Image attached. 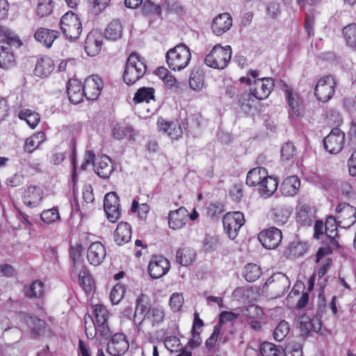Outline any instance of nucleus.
Here are the masks:
<instances>
[{"label":"nucleus","mask_w":356,"mask_h":356,"mask_svg":"<svg viewBox=\"0 0 356 356\" xmlns=\"http://www.w3.org/2000/svg\"><path fill=\"white\" fill-rule=\"evenodd\" d=\"M94 320L88 322L85 318V332L88 339L97 337L100 339H108L111 334V330L108 324L109 312L106 307L102 304L92 306Z\"/></svg>","instance_id":"obj_1"},{"label":"nucleus","mask_w":356,"mask_h":356,"mask_svg":"<svg viewBox=\"0 0 356 356\" xmlns=\"http://www.w3.org/2000/svg\"><path fill=\"white\" fill-rule=\"evenodd\" d=\"M0 67L8 69L15 65V56L13 50L22 45L17 34L8 28L0 25Z\"/></svg>","instance_id":"obj_2"},{"label":"nucleus","mask_w":356,"mask_h":356,"mask_svg":"<svg viewBox=\"0 0 356 356\" xmlns=\"http://www.w3.org/2000/svg\"><path fill=\"white\" fill-rule=\"evenodd\" d=\"M191 60L190 49L184 44H179L170 49L165 54V60L171 70L181 71L185 69Z\"/></svg>","instance_id":"obj_3"},{"label":"nucleus","mask_w":356,"mask_h":356,"mask_svg":"<svg viewBox=\"0 0 356 356\" xmlns=\"http://www.w3.org/2000/svg\"><path fill=\"white\" fill-rule=\"evenodd\" d=\"M147 71V66L136 53H131L127 60L123 73V80L128 86H131L141 79Z\"/></svg>","instance_id":"obj_4"},{"label":"nucleus","mask_w":356,"mask_h":356,"mask_svg":"<svg viewBox=\"0 0 356 356\" xmlns=\"http://www.w3.org/2000/svg\"><path fill=\"white\" fill-rule=\"evenodd\" d=\"M60 29L66 39L75 41L83 31L80 17L73 11H67L60 19Z\"/></svg>","instance_id":"obj_5"},{"label":"nucleus","mask_w":356,"mask_h":356,"mask_svg":"<svg viewBox=\"0 0 356 356\" xmlns=\"http://www.w3.org/2000/svg\"><path fill=\"white\" fill-rule=\"evenodd\" d=\"M232 58V48L229 45L225 47L220 44H216L206 56L204 63L209 67L223 70L229 64Z\"/></svg>","instance_id":"obj_6"},{"label":"nucleus","mask_w":356,"mask_h":356,"mask_svg":"<svg viewBox=\"0 0 356 356\" xmlns=\"http://www.w3.org/2000/svg\"><path fill=\"white\" fill-rule=\"evenodd\" d=\"M165 318V313L161 305L149 307L143 318L138 323V332H145L144 325L147 324L149 329L158 327Z\"/></svg>","instance_id":"obj_7"},{"label":"nucleus","mask_w":356,"mask_h":356,"mask_svg":"<svg viewBox=\"0 0 356 356\" xmlns=\"http://www.w3.org/2000/svg\"><path fill=\"white\" fill-rule=\"evenodd\" d=\"M336 88L335 79L331 75H325L317 81L314 88V95L318 101L326 103L334 96Z\"/></svg>","instance_id":"obj_8"},{"label":"nucleus","mask_w":356,"mask_h":356,"mask_svg":"<svg viewBox=\"0 0 356 356\" xmlns=\"http://www.w3.org/2000/svg\"><path fill=\"white\" fill-rule=\"evenodd\" d=\"M222 223L229 238L234 239L245 223V218L240 211L228 212L223 216Z\"/></svg>","instance_id":"obj_9"},{"label":"nucleus","mask_w":356,"mask_h":356,"mask_svg":"<svg viewBox=\"0 0 356 356\" xmlns=\"http://www.w3.org/2000/svg\"><path fill=\"white\" fill-rule=\"evenodd\" d=\"M258 239L264 248L274 250L282 241V232L275 227H270L259 233Z\"/></svg>","instance_id":"obj_10"},{"label":"nucleus","mask_w":356,"mask_h":356,"mask_svg":"<svg viewBox=\"0 0 356 356\" xmlns=\"http://www.w3.org/2000/svg\"><path fill=\"white\" fill-rule=\"evenodd\" d=\"M274 86L275 82L273 78H257L250 87V92L255 99L264 100L268 97Z\"/></svg>","instance_id":"obj_11"},{"label":"nucleus","mask_w":356,"mask_h":356,"mask_svg":"<svg viewBox=\"0 0 356 356\" xmlns=\"http://www.w3.org/2000/svg\"><path fill=\"white\" fill-rule=\"evenodd\" d=\"M345 143V134L339 128H334L323 139L325 149L330 154L339 153Z\"/></svg>","instance_id":"obj_12"},{"label":"nucleus","mask_w":356,"mask_h":356,"mask_svg":"<svg viewBox=\"0 0 356 356\" xmlns=\"http://www.w3.org/2000/svg\"><path fill=\"white\" fill-rule=\"evenodd\" d=\"M339 227L349 228L356 222V209L348 203H340L336 208V217Z\"/></svg>","instance_id":"obj_13"},{"label":"nucleus","mask_w":356,"mask_h":356,"mask_svg":"<svg viewBox=\"0 0 356 356\" xmlns=\"http://www.w3.org/2000/svg\"><path fill=\"white\" fill-rule=\"evenodd\" d=\"M156 126L159 132L166 134L172 140L182 138L183 130L178 120L168 121L160 116L157 119Z\"/></svg>","instance_id":"obj_14"},{"label":"nucleus","mask_w":356,"mask_h":356,"mask_svg":"<svg viewBox=\"0 0 356 356\" xmlns=\"http://www.w3.org/2000/svg\"><path fill=\"white\" fill-rule=\"evenodd\" d=\"M104 209L107 219L115 222L121 216L119 197L115 192L108 193L104 197Z\"/></svg>","instance_id":"obj_15"},{"label":"nucleus","mask_w":356,"mask_h":356,"mask_svg":"<svg viewBox=\"0 0 356 356\" xmlns=\"http://www.w3.org/2000/svg\"><path fill=\"white\" fill-rule=\"evenodd\" d=\"M169 260L161 255H154L149 262L147 270L151 277L159 279L165 275L170 270Z\"/></svg>","instance_id":"obj_16"},{"label":"nucleus","mask_w":356,"mask_h":356,"mask_svg":"<svg viewBox=\"0 0 356 356\" xmlns=\"http://www.w3.org/2000/svg\"><path fill=\"white\" fill-rule=\"evenodd\" d=\"M129 343L126 336L121 332L113 334L107 344V352L113 356H122L129 349Z\"/></svg>","instance_id":"obj_17"},{"label":"nucleus","mask_w":356,"mask_h":356,"mask_svg":"<svg viewBox=\"0 0 356 356\" xmlns=\"http://www.w3.org/2000/svg\"><path fill=\"white\" fill-rule=\"evenodd\" d=\"M289 286L288 277L282 273L273 275L268 279L264 287L274 292L277 296L283 295Z\"/></svg>","instance_id":"obj_18"},{"label":"nucleus","mask_w":356,"mask_h":356,"mask_svg":"<svg viewBox=\"0 0 356 356\" xmlns=\"http://www.w3.org/2000/svg\"><path fill=\"white\" fill-rule=\"evenodd\" d=\"M85 90V97L88 100L97 99L102 90L104 83L97 75H91L86 78L83 85Z\"/></svg>","instance_id":"obj_19"},{"label":"nucleus","mask_w":356,"mask_h":356,"mask_svg":"<svg viewBox=\"0 0 356 356\" xmlns=\"http://www.w3.org/2000/svg\"><path fill=\"white\" fill-rule=\"evenodd\" d=\"M103 35L97 30H92L87 35L84 43V49L90 56L97 55L103 46Z\"/></svg>","instance_id":"obj_20"},{"label":"nucleus","mask_w":356,"mask_h":356,"mask_svg":"<svg viewBox=\"0 0 356 356\" xmlns=\"http://www.w3.org/2000/svg\"><path fill=\"white\" fill-rule=\"evenodd\" d=\"M243 314L250 321L249 323L253 330H261L262 325L265 323V316L260 307L250 305L245 308Z\"/></svg>","instance_id":"obj_21"},{"label":"nucleus","mask_w":356,"mask_h":356,"mask_svg":"<svg viewBox=\"0 0 356 356\" xmlns=\"http://www.w3.org/2000/svg\"><path fill=\"white\" fill-rule=\"evenodd\" d=\"M106 255L105 246L100 241L90 243L87 250V259L88 262L95 266L101 264Z\"/></svg>","instance_id":"obj_22"},{"label":"nucleus","mask_w":356,"mask_h":356,"mask_svg":"<svg viewBox=\"0 0 356 356\" xmlns=\"http://www.w3.org/2000/svg\"><path fill=\"white\" fill-rule=\"evenodd\" d=\"M269 214L276 225L282 226L289 221L292 214V208L286 204H280L272 208Z\"/></svg>","instance_id":"obj_23"},{"label":"nucleus","mask_w":356,"mask_h":356,"mask_svg":"<svg viewBox=\"0 0 356 356\" xmlns=\"http://www.w3.org/2000/svg\"><path fill=\"white\" fill-rule=\"evenodd\" d=\"M43 190L38 186L30 185L23 192L22 201L29 207H37L42 200Z\"/></svg>","instance_id":"obj_24"},{"label":"nucleus","mask_w":356,"mask_h":356,"mask_svg":"<svg viewBox=\"0 0 356 356\" xmlns=\"http://www.w3.org/2000/svg\"><path fill=\"white\" fill-rule=\"evenodd\" d=\"M60 32L44 27L37 29L34 33L35 40L47 48H50L54 42L60 37Z\"/></svg>","instance_id":"obj_25"},{"label":"nucleus","mask_w":356,"mask_h":356,"mask_svg":"<svg viewBox=\"0 0 356 356\" xmlns=\"http://www.w3.org/2000/svg\"><path fill=\"white\" fill-rule=\"evenodd\" d=\"M188 212L186 208L181 207L178 209L171 211L168 213V225L172 229L183 228L188 222Z\"/></svg>","instance_id":"obj_26"},{"label":"nucleus","mask_w":356,"mask_h":356,"mask_svg":"<svg viewBox=\"0 0 356 356\" xmlns=\"http://www.w3.org/2000/svg\"><path fill=\"white\" fill-rule=\"evenodd\" d=\"M67 95L70 102L73 104L82 102L85 97V90L82 83L78 79H70L67 85Z\"/></svg>","instance_id":"obj_27"},{"label":"nucleus","mask_w":356,"mask_h":356,"mask_svg":"<svg viewBox=\"0 0 356 356\" xmlns=\"http://www.w3.org/2000/svg\"><path fill=\"white\" fill-rule=\"evenodd\" d=\"M300 329L304 335H309L312 332L318 333L321 331L322 323L316 316L312 318L307 314L300 316Z\"/></svg>","instance_id":"obj_28"},{"label":"nucleus","mask_w":356,"mask_h":356,"mask_svg":"<svg viewBox=\"0 0 356 356\" xmlns=\"http://www.w3.org/2000/svg\"><path fill=\"white\" fill-rule=\"evenodd\" d=\"M338 220L334 216H328L325 222V234L328 238V245L333 248H339L337 238H339Z\"/></svg>","instance_id":"obj_29"},{"label":"nucleus","mask_w":356,"mask_h":356,"mask_svg":"<svg viewBox=\"0 0 356 356\" xmlns=\"http://www.w3.org/2000/svg\"><path fill=\"white\" fill-rule=\"evenodd\" d=\"M232 26V18L228 13H222L216 16L212 22L211 28L216 35H221L229 30Z\"/></svg>","instance_id":"obj_30"},{"label":"nucleus","mask_w":356,"mask_h":356,"mask_svg":"<svg viewBox=\"0 0 356 356\" xmlns=\"http://www.w3.org/2000/svg\"><path fill=\"white\" fill-rule=\"evenodd\" d=\"M94 165L97 175L103 179L108 178L114 170L111 159L106 155L97 159Z\"/></svg>","instance_id":"obj_31"},{"label":"nucleus","mask_w":356,"mask_h":356,"mask_svg":"<svg viewBox=\"0 0 356 356\" xmlns=\"http://www.w3.org/2000/svg\"><path fill=\"white\" fill-rule=\"evenodd\" d=\"M195 250L189 246L179 248L176 252V261L183 266L193 265L196 260Z\"/></svg>","instance_id":"obj_32"},{"label":"nucleus","mask_w":356,"mask_h":356,"mask_svg":"<svg viewBox=\"0 0 356 356\" xmlns=\"http://www.w3.org/2000/svg\"><path fill=\"white\" fill-rule=\"evenodd\" d=\"M131 227L126 222H120L118 224L114 231V241L118 245H123L130 241L131 238Z\"/></svg>","instance_id":"obj_33"},{"label":"nucleus","mask_w":356,"mask_h":356,"mask_svg":"<svg viewBox=\"0 0 356 356\" xmlns=\"http://www.w3.org/2000/svg\"><path fill=\"white\" fill-rule=\"evenodd\" d=\"M72 271L78 275L79 284L86 293H90L95 289V281L86 266L79 270L76 269Z\"/></svg>","instance_id":"obj_34"},{"label":"nucleus","mask_w":356,"mask_h":356,"mask_svg":"<svg viewBox=\"0 0 356 356\" xmlns=\"http://www.w3.org/2000/svg\"><path fill=\"white\" fill-rule=\"evenodd\" d=\"M54 70V64L53 60L48 56H44L37 60L34 74L37 76L44 78L49 76Z\"/></svg>","instance_id":"obj_35"},{"label":"nucleus","mask_w":356,"mask_h":356,"mask_svg":"<svg viewBox=\"0 0 356 356\" xmlns=\"http://www.w3.org/2000/svg\"><path fill=\"white\" fill-rule=\"evenodd\" d=\"M300 181L297 176H289L282 181L280 191L284 196L296 195L300 188Z\"/></svg>","instance_id":"obj_36"},{"label":"nucleus","mask_w":356,"mask_h":356,"mask_svg":"<svg viewBox=\"0 0 356 356\" xmlns=\"http://www.w3.org/2000/svg\"><path fill=\"white\" fill-rule=\"evenodd\" d=\"M265 168L257 167L250 170L246 176V184L250 187H259L264 179L267 177Z\"/></svg>","instance_id":"obj_37"},{"label":"nucleus","mask_w":356,"mask_h":356,"mask_svg":"<svg viewBox=\"0 0 356 356\" xmlns=\"http://www.w3.org/2000/svg\"><path fill=\"white\" fill-rule=\"evenodd\" d=\"M278 186V180L277 178L268 175L266 177L261 185L259 186L258 191L259 193L265 197H269L275 193Z\"/></svg>","instance_id":"obj_38"},{"label":"nucleus","mask_w":356,"mask_h":356,"mask_svg":"<svg viewBox=\"0 0 356 356\" xmlns=\"http://www.w3.org/2000/svg\"><path fill=\"white\" fill-rule=\"evenodd\" d=\"M296 221L302 226H310L313 222V211L312 207L302 204L299 205L296 211Z\"/></svg>","instance_id":"obj_39"},{"label":"nucleus","mask_w":356,"mask_h":356,"mask_svg":"<svg viewBox=\"0 0 356 356\" xmlns=\"http://www.w3.org/2000/svg\"><path fill=\"white\" fill-rule=\"evenodd\" d=\"M287 102L291 111L297 116L301 115L304 112V106L302 99L298 93L291 89L286 90Z\"/></svg>","instance_id":"obj_40"},{"label":"nucleus","mask_w":356,"mask_h":356,"mask_svg":"<svg viewBox=\"0 0 356 356\" xmlns=\"http://www.w3.org/2000/svg\"><path fill=\"white\" fill-rule=\"evenodd\" d=\"M123 26L120 19L112 20L105 29V38L110 40L115 41L122 38Z\"/></svg>","instance_id":"obj_41"},{"label":"nucleus","mask_w":356,"mask_h":356,"mask_svg":"<svg viewBox=\"0 0 356 356\" xmlns=\"http://www.w3.org/2000/svg\"><path fill=\"white\" fill-rule=\"evenodd\" d=\"M83 247L81 245L76 244L74 247L72 248L70 250V256L72 260L71 269L72 270L84 268L86 265L83 263L82 258Z\"/></svg>","instance_id":"obj_42"},{"label":"nucleus","mask_w":356,"mask_h":356,"mask_svg":"<svg viewBox=\"0 0 356 356\" xmlns=\"http://www.w3.org/2000/svg\"><path fill=\"white\" fill-rule=\"evenodd\" d=\"M24 293L29 298H41L44 296V284L39 280L33 281L31 285H25Z\"/></svg>","instance_id":"obj_43"},{"label":"nucleus","mask_w":356,"mask_h":356,"mask_svg":"<svg viewBox=\"0 0 356 356\" xmlns=\"http://www.w3.org/2000/svg\"><path fill=\"white\" fill-rule=\"evenodd\" d=\"M45 140L43 132L39 131L33 134L25 140L24 150L28 153L33 152Z\"/></svg>","instance_id":"obj_44"},{"label":"nucleus","mask_w":356,"mask_h":356,"mask_svg":"<svg viewBox=\"0 0 356 356\" xmlns=\"http://www.w3.org/2000/svg\"><path fill=\"white\" fill-rule=\"evenodd\" d=\"M155 90L152 87H142L137 90L133 101L136 104L142 102L149 103L151 100H155Z\"/></svg>","instance_id":"obj_45"},{"label":"nucleus","mask_w":356,"mask_h":356,"mask_svg":"<svg viewBox=\"0 0 356 356\" xmlns=\"http://www.w3.org/2000/svg\"><path fill=\"white\" fill-rule=\"evenodd\" d=\"M18 118L25 120L31 129H35L40 122V115L31 109H22L18 113Z\"/></svg>","instance_id":"obj_46"},{"label":"nucleus","mask_w":356,"mask_h":356,"mask_svg":"<svg viewBox=\"0 0 356 356\" xmlns=\"http://www.w3.org/2000/svg\"><path fill=\"white\" fill-rule=\"evenodd\" d=\"M342 34L347 46L356 50V22L344 26Z\"/></svg>","instance_id":"obj_47"},{"label":"nucleus","mask_w":356,"mask_h":356,"mask_svg":"<svg viewBox=\"0 0 356 356\" xmlns=\"http://www.w3.org/2000/svg\"><path fill=\"white\" fill-rule=\"evenodd\" d=\"M113 136L116 140H122L124 138L133 139L134 136V130L125 124H117L112 129Z\"/></svg>","instance_id":"obj_48"},{"label":"nucleus","mask_w":356,"mask_h":356,"mask_svg":"<svg viewBox=\"0 0 356 356\" xmlns=\"http://www.w3.org/2000/svg\"><path fill=\"white\" fill-rule=\"evenodd\" d=\"M55 3L53 0H38L35 14L43 18L49 16L54 11Z\"/></svg>","instance_id":"obj_49"},{"label":"nucleus","mask_w":356,"mask_h":356,"mask_svg":"<svg viewBox=\"0 0 356 356\" xmlns=\"http://www.w3.org/2000/svg\"><path fill=\"white\" fill-rule=\"evenodd\" d=\"M188 83L191 89L200 91L204 83L203 71L199 68L193 70L190 75Z\"/></svg>","instance_id":"obj_50"},{"label":"nucleus","mask_w":356,"mask_h":356,"mask_svg":"<svg viewBox=\"0 0 356 356\" xmlns=\"http://www.w3.org/2000/svg\"><path fill=\"white\" fill-rule=\"evenodd\" d=\"M262 356H285L284 350L270 342H264L260 346Z\"/></svg>","instance_id":"obj_51"},{"label":"nucleus","mask_w":356,"mask_h":356,"mask_svg":"<svg viewBox=\"0 0 356 356\" xmlns=\"http://www.w3.org/2000/svg\"><path fill=\"white\" fill-rule=\"evenodd\" d=\"M261 275L259 266L255 264H248L245 266L243 276L246 281L252 282L258 280Z\"/></svg>","instance_id":"obj_52"},{"label":"nucleus","mask_w":356,"mask_h":356,"mask_svg":"<svg viewBox=\"0 0 356 356\" xmlns=\"http://www.w3.org/2000/svg\"><path fill=\"white\" fill-rule=\"evenodd\" d=\"M145 299H147V297L144 294H140L136 300V308H135V312H134V323L137 327L138 323L137 322V316L138 314H143L147 312L149 307H151L149 305V303L148 301H145Z\"/></svg>","instance_id":"obj_53"},{"label":"nucleus","mask_w":356,"mask_h":356,"mask_svg":"<svg viewBox=\"0 0 356 356\" xmlns=\"http://www.w3.org/2000/svg\"><path fill=\"white\" fill-rule=\"evenodd\" d=\"M40 218L45 224H53L60 220L58 209L52 208L44 210L40 213Z\"/></svg>","instance_id":"obj_54"},{"label":"nucleus","mask_w":356,"mask_h":356,"mask_svg":"<svg viewBox=\"0 0 356 356\" xmlns=\"http://www.w3.org/2000/svg\"><path fill=\"white\" fill-rule=\"evenodd\" d=\"M290 325L288 322L282 321L276 326L273 332V337L278 341H282L289 334Z\"/></svg>","instance_id":"obj_55"},{"label":"nucleus","mask_w":356,"mask_h":356,"mask_svg":"<svg viewBox=\"0 0 356 356\" xmlns=\"http://www.w3.org/2000/svg\"><path fill=\"white\" fill-rule=\"evenodd\" d=\"M253 95L252 92H243L238 96V104L241 107V108L245 111H249L254 102Z\"/></svg>","instance_id":"obj_56"},{"label":"nucleus","mask_w":356,"mask_h":356,"mask_svg":"<svg viewBox=\"0 0 356 356\" xmlns=\"http://www.w3.org/2000/svg\"><path fill=\"white\" fill-rule=\"evenodd\" d=\"M131 211L133 213L138 212V217L141 220H146L149 211V206L146 203L139 204L136 200H134L131 207Z\"/></svg>","instance_id":"obj_57"},{"label":"nucleus","mask_w":356,"mask_h":356,"mask_svg":"<svg viewBox=\"0 0 356 356\" xmlns=\"http://www.w3.org/2000/svg\"><path fill=\"white\" fill-rule=\"evenodd\" d=\"M184 299L183 295L179 293H174L169 300V305L173 312H179L184 305Z\"/></svg>","instance_id":"obj_58"},{"label":"nucleus","mask_w":356,"mask_h":356,"mask_svg":"<svg viewBox=\"0 0 356 356\" xmlns=\"http://www.w3.org/2000/svg\"><path fill=\"white\" fill-rule=\"evenodd\" d=\"M239 315V313H235L232 311H222L219 315L216 325H220V328L222 329L223 324L235 321L238 318Z\"/></svg>","instance_id":"obj_59"},{"label":"nucleus","mask_w":356,"mask_h":356,"mask_svg":"<svg viewBox=\"0 0 356 356\" xmlns=\"http://www.w3.org/2000/svg\"><path fill=\"white\" fill-rule=\"evenodd\" d=\"M296 154L295 145L291 142L284 143L281 149V158L282 160L289 161Z\"/></svg>","instance_id":"obj_60"},{"label":"nucleus","mask_w":356,"mask_h":356,"mask_svg":"<svg viewBox=\"0 0 356 356\" xmlns=\"http://www.w3.org/2000/svg\"><path fill=\"white\" fill-rule=\"evenodd\" d=\"M124 288L122 285L116 284L111 291L110 300L113 305H117L120 302L124 295Z\"/></svg>","instance_id":"obj_61"},{"label":"nucleus","mask_w":356,"mask_h":356,"mask_svg":"<svg viewBox=\"0 0 356 356\" xmlns=\"http://www.w3.org/2000/svg\"><path fill=\"white\" fill-rule=\"evenodd\" d=\"M220 332H221V328H220V325H216L213 327L211 334L206 340V342H205V346L208 350H211L215 347V346L218 340L219 336L220 334Z\"/></svg>","instance_id":"obj_62"},{"label":"nucleus","mask_w":356,"mask_h":356,"mask_svg":"<svg viewBox=\"0 0 356 356\" xmlns=\"http://www.w3.org/2000/svg\"><path fill=\"white\" fill-rule=\"evenodd\" d=\"M111 0H90L92 10L95 14H99L104 10L110 3Z\"/></svg>","instance_id":"obj_63"},{"label":"nucleus","mask_w":356,"mask_h":356,"mask_svg":"<svg viewBox=\"0 0 356 356\" xmlns=\"http://www.w3.org/2000/svg\"><path fill=\"white\" fill-rule=\"evenodd\" d=\"M24 177L21 174H15L6 179V185L15 188L22 186L24 184Z\"/></svg>","instance_id":"obj_64"}]
</instances>
